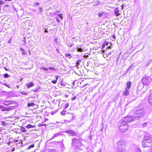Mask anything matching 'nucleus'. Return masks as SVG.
Returning <instances> with one entry per match:
<instances>
[{
  "label": "nucleus",
  "instance_id": "1",
  "mask_svg": "<svg viewBox=\"0 0 152 152\" xmlns=\"http://www.w3.org/2000/svg\"><path fill=\"white\" fill-rule=\"evenodd\" d=\"M152 139L151 137H146L142 142V146L143 148L150 147L151 145Z\"/></svg>",
  "mask_w": 152,
  "mask_h": 152
},
{
  "label": "nucleus",
  "instance_id": "2",
  "mask_svg": "<svg viewBox=\"0 0 152 152\" xmlns=\"http://www.w3.org/2000/svg\"><path fill=\"white\" fill-rule=\"evenodd\" d=\"M125 143L122 140H120L117 142V150L118 152H122L125 150Z\"/></svg>",
  "mask_w": 152,
  "mask_h": 152
},
{
  "label": "nucleus",
  "instance_id": "3",
  "mask_svg": "<svg viewBox=\"0 0 152 152\" xmlns=\"http://www.w3.org/2000/svg\"><path fill=\"white\" fill-rule=\"evenodd\" d=\"M119 128L122 132H124L127 131L128 128V126L127 122L122 120L119 125Z\"/></svg>",
  "mask_w": 152,
  "mask_h": 152
},
{
  "label": "nucleus",
  "instance_id": "4",
  "mask_svg": "<svg viewBox=\"0 0 152 152\" xmlns=\"http://www.w3.org/2000/svg\"><path fill=\"white\" fill-rule=\"evenodd\" d=\"M151 80V77L148 76H145L142 79V82L143 84L149 86Z\"/></svg>",
  "mask_w": 152,
  "mask_h": 152
},
{
  "label": "nucleus",
  "instance_id": "5",
  "mask_svg": "<svg viewBox=\"0 0 152 152\" xmlns=\"http://www.w3.org/2000/svg\"><path fill=\"white\" fill-rule=\"evenodd\" d=\"M145 112L142 109H139L136 110L134 112V115L137 117H141L144 116Z\"/></svg>",
  "mask_w": 152,
  "mask_h": 152
},
{
  "label": "nucleus",
  "instance_id": "6",
  "mask_svg": "<svg viewBox=\"0 0 152 152\" xmlns=\"http://www.w3.org/2000/svg\"><path fill=\"white\" fill-rule=\"evenodd\" d=\"M135 118L134 117H125L123 120L124 121L129 123L134 120Z\"/></svg>",
  "mask_w": 152,
  "mask_h": 152
},
{
  "label": "nucleus",
  "instance_id": "7",
  "mask_svg": "<svg viewBox=\"0 0 152 152\" xmlns=\"http://www.w3.org/2000/svg\"><path fill=\"white\" fill-rule=\"evenodd\" d=\"M72 144L73 145L77 146L79 145H80L81 143L79 140L77 138H74L72 139Z\"/></svg>",
  "mask_w": 152,
  "mask_h": 152
},
{
  "label": "nucleus",
  "instance_id": "8",
  "mask_svg": "<svg viewBox=\"0 0 152 152\" xmlns=\"http://www.w3.org/2000/svg\"><path fill=\"white\" fill-rule=\"evenodd\" d=\"M13 106H9L8 107H6L0 105V109L2 111H9L11 109H13Z\"/></svg>",
  "mask_w": 152,
  "mask_h": 152
},
{
  "label": "nucleus",
  "instance_id": "9",
  "mask_svg": "<svg viewBox=\"0 0 152 152\" xmlns=\"http://www.w3.org/2000/svg\"><path fill=\"white\" fill-rule=\"evenodd\" d=\"M65 132L69 134V136H76V133L73 130H69L66 131Z\"/></svg>",
  "mask_w": 152,
  "mask_h": 152
},
{
  "label": "nucleus",
  "instance_id": "10",
  "mask_svg": "<svg viewBox=\"0 0 152 152\" xmlns=\"http://www.w3.org/2000/svg\"><path fill=\"white\" fill-rule=\"evenodd\" d=\"M5 105L8 106L9 105H10L12 104L13 103L10 100H7L4 101V102L3 103Z\"/></svg>",
  "mask_w": 152,
  "mask_h": 152
},
{
  "label": "nucleus",
  "instance_id": "11",
  "mask_svg": "<svg viewBox=\"0 0 152 152\" xmlns=\"http://www.w3.org/2000/svg\"><path fill=\"white\" fill-rule=\"evenodd\" d=\"M76 48L77 51L79 52H83V49L81 48V46L79 45H77V46Z\"/></svg>",
  "mask_w": 152,
  "mask_h": 152
},
{
  "label": "nucleus",
  "instance_id": "12",
  "mask_svg": "<svg viewBox=\"0 0 152 152\" xmlns=\"http://www.w3.org/2000/svg\"><path fill=\"white\" fill-rule=\"evenodd\" d=\"M119 10L117 8L115 9L114 10V13L116 16H118L120 15V14L119 13Z\"/></svg>",
  "mask_w": 152,
  "mask_h": 152
},
{
  "label": "nucleus",
  "instance_id": "13",
  "mask_svg": "<svg viewBox=\"0 0 152 152\" xmlns=\"http://www.w3.org/2000/svg\"><path fill=\"white\" fill-rule=\"evenodd\" d=\"M129 90L128 89L126 88L125 91L123 93V94L124 95L127 96L129 94Z\"/></svg>",
  "mask_w": 152,
  "mask_h": 152
},
{
  "label": "nucleus",
  "instance_id": "14",
  "mask_svg": "<svg viewBox=\"0 0 152 152\" xmlns=\"http://www.w3.org/2000/svg\"><path fill=\"white\" fill-rule=\"evenodd\" d=\"M68 117H72L71 120L72 121H73L75 119L76 116H73V114H69L68 115Z\"/></svg>",
  "mask_w": 152,
  "mask_h": 152
},
{
  "label": "nucleus",
  "instance_id": "15",
  "mask_svg": "<svg viewBox=\"0 0 152 152\" xmlns=\"http://www.w3.org/2000/svg\"><path fill=\"white\" fill-rule=\"evenodd\" d=\"M34 84L31 82H30L28 84H26V85L28 88H29L31 87H32L34 86Z\"/></svg>",
  "mask_w": 152,
  "mask_h": 152
},
{
  "label": "nucleus",
  "instance_id": "16",
  "mask_svg": "<svg viewBox=\"0 0 152 152\" xmlns=\"http://www.w3.org/2000/svg\"><path fill=\"white\" fill-rule=\"evenodd\" d=\"M121 54V53H120L119 55L117 56H116V64L117 65L119 64L118 62L119 59L120 57V55Z\"/></svg>",
  "mask_w": 152,
  "mask_h": 152
},
{
  "label": "nucleus",
  "instance_id": "17",
  "mask_svg": "<svg viewBox=\"0 0 152 152\" xmlns=\"http://www.w3.org/2000/svg\"><path fill=\"white\" fill-rule=\"evenodd\" d=\"M131 84L132 83L130 81L128 82L127 83V87L126 88H128L129 90L131 88Z\"/></svg>",
  "mask_w": 152,
  "mask_h": 152
},
{
  "label": "nucleus",
  "instance_id": "18",
  "mask_svg": "<svg viewBox=\"0 0 152 152\" xmlns=\"http://www.w3.org/2000/svg\"><path fill=\"white\" fill-rule=\"evenodd\" d=\"M143 132H144L145 134L144 137H151V135L150 134H149L146 131H143Z\"/></svg>",
  "mask_w": 152,
  "mask_h": 152
},
{
  "label": "nucleus",
  "instance_id": "19",
  "mask_svg": "<svg viewBox=\"0 0 152 152\" xmlns=\"http://www.w3.org/2000/svg\"><path fill=\"white\" fill-rule=\"evenodd\" d=\"M148 102L150 104L152 105V94H151L149 97Z\"/></svg>",
  "mask_w": 152,
  "mask_h": 152
},
{
  "label": "nucleus",
  "instance_id": "20",
  "mask_svg": "<svg viewBox=\"0 0 152 152\" xmlns=\"http://www.w3.org/2000/svg\"><path fill=\"white\" fill-rule=\"evenodd\" d=\"M59 84L61 86H65L66 85V83L63 81H61Z\"/></svg>",
  "mask_w": 152,
  "mask_h": 152
},
{
  "label": "nucleus",
  "instance_id": "21",
  "mask_svg": "<svg viewBox=\"0 0 152 152\" xmlns=\"http://www.w3.org/2000/svg\"><path fill=\"white\" fill-rule=\"evenodd\" d=\"M134 66L133 65H131L129 68L127 70V72L129 71H131L133 69Z\"/></svg>",
  "mask_w": 152,
  "mask_h": 152
},
{
  "label": "nucleus",
  "instance_id": "22",
  "mask_svg": "<svg viewBox=\"0 0 152 152\" xmlns=\"http://www.w3.org/2000/svg\"><path fill=\"white\" fill-rule=\"evenodd\" d=\"M60 134V133H57L55 134L51 138V139H53L54 137H56L59 135Z\"/></svg>",
  "mask_w": 152,
  "mask_h": 152
},
{
  "label": "nucleus",
  "instance_id": "23",
  "mask_svg": "<svg viewBox=\"0 0 152 152\" xmlns=\"http://www.w3.org/2000/svg\"><path fill=\"white\" fill-rule=\"evenodd\" d=\"M34 105V104L33 103L31 102V103H28L27 106L28 107H33Z\"/></svg>",
  "mask_w": 152,
  "mask_h": 152
},
{
  "label": "nucleus",
  "instance_id": "24",
  "mask_svg": "<svg viewBox=\"0 0 152 152\" xmlns=\"http://www.w3.org/2000/svg\"><path fill=\"white\" fill-rule=\"evenodd\" d=\"M20 50L21 51H22V53L23 54L25 55L26 54V52L24 49L22 48H20Z\"/></svg>",
  "mask_w": 152,
  "mask_h": 152
},
{
  "label": "nucleus",
  "instance_id": "25",
  "mask_svg": "<svg viewBox=\"0 0 152 152\" xmlns=\"http://www.w3.org/2000/svg\"><path fill=\"white\" fill-rule=\"evenodd\" d=\"M4 76L5 78L9 77H10V75H8L7 73H5L4 75Z\"/></svg>",
  "mask_w": 152,
  "mask_h": 152
},
{
  "label": "nucleus",
  "instance_id": "26",
  "mask_svg": "<svg viewBox=\"0 0 152 152\" xmlns=\"http://www.w3.org/2000/svg\"><path fill=\"white\" fill-rule=\"evenodd\" d=\"M65 56L66 57H68L69 58H70L72 57L71 54H65Z\"/></svg>",
  "mask_w": 152,
  "mask_h": 152
},
{
  "label": "nucleus",
  "instance_id": "27",
  "mask_svg": "<svg viewBox=\"0 0 152 152\" xmlns=\"http://www.w3.org/2000/svg\"><path fill=\"white\" fill-rule=\"evenodd\" d=\"M104 14V12L100 13L98 14V16L99 17H102L103 16Z\"/></svg>",
  "mask_w": 152,
  "mask_h": 152
},
{
  "label": "nucleus",
  "instance_id": "28",
  "mask_svg": "<svg viewBox=\"0 0 152 152\" xmlns=\"http://www.w3.org/2000/svg\"><path fill=\"white\" fill-rule=\"evenodd\" d=\"M34 147V144H32L30 145L28 148H27V149H30L31 148H33Z\"/></svg>",
  "mask_w": 152,
  "mask_h": 152
},
{
  "label": "nucleus",
  "instance_id": "29",
  "mask_svg": "<svg viewBox=\"0 0 152 152\" xmlns=\"http://www.w3.org/2000/svg\"><path fill=\"white\" fill-rule=\"evenodd\" d=\"M21 131L23 132H26V130L25 128L23 127H22L21 128Z\"/></svg>",
  "mask_w": 152,
  "mask_h": 152
},
{
  "label": "nucleus",
  "instance_id": "30",
  "mask_svg": "<svg viewBox=\"0 0 152 152\" xmlns=\"http://www.w3.org/2000/svg\"><path fill=\"white\" fill-rule=\"evenodd\" d=\"M54 18H56V20L57 22L58 23L60 22V20L58 17H55Z\"/></svg>",
  "mask_w": 152,
  "mask_h": 152
},
{
  "label": "nucleus",
  "instance_id": "31",
  "mask_svg": "<svg viewBox=\"0 0 152 152\" xmlns=\"http://www.w3.org/2000/svg\"><path fill=\"white\" fill-rule=\"evenodd\" d=\"M21 94L23 95H27L28 94V93L27 92H25L24 91H22L21 93Z\"/></svg>",
  "mask_w": 152,
  "mask_h": 152
},
{
  "label": "nucleus",
  "instance_id": "32",
  "mask_svg": "<svg viewBox=\"0 0 152 152\" xmlns=\"http://www.w3.org/2000/svg\"><path fill=\"white\" fill-rule=\"evenodd\" d=\"M1 124L3 126H5L6 125V124H7L5 121H2L1 122Z\"/></svg>",
  "mask_w": 152,
  "mask_h": 152
},
{
  "label": "nucleus",
  "instance_id": "33",
  "mask_svg": "<svg viewBox=\"0 0 152 152\" xmlns=\"http://www.w3.org/2000/svg\"><path fill=\"white\" fill-rule=\"evenodd\" d=\"M58 39L57 38H56L55 39V40H54V41H55V44H58Z\"/></svg>",
  "mask_w": 152,
  "mask_h": 152
},
{
  "label": "nucleus",
  "instance_id": "34",
  "mask_svg": "<svg viewBox=\"0 0 152 152\" xmlns=\"http://www.w3.org/2000/svg\"><path fill=\"white\" fill-rule=\"evenodd\" d=\"M48 69H49L50 70H53V71L56 70V69L52 67H49V68H48Z\"/></svg>",
  "mask_w": 152,
  "mask_h": 152
},
{
  "label": "nucleus",
  "instance_id": "35",
  "mask_svg": "<svg viewBox=\"0 0 152 152\" xmlns=\"http://www.w3.org/2000/svg\"><path fill=\"white\" fill-rule=\"evenodd\" d=\"M3 84L5 86L7 87L8 88H10L11 87L10 86L8 85V84L7 83H3Z\"/></svg>",
  "mask_w": 152,
  "mask_h": 152
},
{
  "label": "nucleus",
  "instance_id": "36",
  "mask_svg": "<svg viewBox=\"0 0 152 152\" xmlns=\"http://www.w3.org/2000/svg\"><path fill=\"white\" fill-rule=\"evenodd\" d=\"M32 126V125L31 124H28L26 126V127L28 128H31Z\"/></svg>",
  "mask_w": 152,
  "mask_h": 152
},
{
  "label": "nucleus",
  "instance_id": "37",
  "mask_svg": "<svg viewBox=\"0 0 152 152\" xmlns=\"http://www.w3.org/2000/svg\"><path fill=\"white\" fill-rule=\"evenodd\" d=\"M39 3L38 2H36L34 3V5L35 6H39Z\"/></svg>",
  "mask_w": 152,
  "mask_h": 152
},
{
  "label": "nucleus",
  "instance_id": "38",
  "mask_svg": "<svg viewBox=\"0 0 152 152\" xmlns=\"http://www.w3.org/2000/svg\"><path fill=\"white\" fill-rule=\"evenodd\" d=\"M136 152H141L140 149L139 148H137L136 150Z\"/></svg>",
  "mask_w": 152,
  "mask_h": 152
},
{
  "label": "nucleus",
  "instance_id": "39",
  "mask_svg": "<svg viewBox=\"0 0 152 152\" xmlns=\"http://www.w3.org/2000/svg\"><path fill=\"white\" fill-rule=\"evenodd\" d=\"M42 69H43L44 70H45V71H48V68H45V67H42L41 68Z\"/></svg>",
  "mask_w": 152,
  "mask_h": 152
},
{
  "label": "nucleus",
  "instance_id": "40",
  "mask_svg": "<svg viewBox=\"0 0 152 152\" xmlns=\"http://www.w3.org/2000/svg\"><path fill=\"white\" fill-rule=\"evenodd\" d=\"M56 82H57L56 80H53L51 81V82L53 84L56 83Z\"/></svg>",
  "mask_w": 152,
  "mask_h": 152
},
{
  "label": "nucleus",
  "instance_id": "41",
  "mask_svg": "<svg viewBox=\"0 0 152 152\" xmlns=\"http://www.w3.org/2000/svg\"><path fill=\"white\" fill-rule=\"evenodd\" d=\"M69 104L68 103H67L65 104V109H66L69 106Z\"/></svg>",
  "mask_w": 152,
  "mask_h": 152
},
{
  "label": "nucleus",
  "instance_id": "42",
  "mask_svg": "<svg viewBox=\"0 0 152 152\" xmlns=\"http://www.w3.org/2000/svg\"><path fill=\"white\" fill-rule=\"evenodd\" d=\"M76 98H77V96H74V97H73V98H72V100H75L76 99Z\"/></svg>",
  "mask_w": 152,
  "mask_h": 152
},
{
  "label": "nucleus",
  "instance_id": "43",
  "mask_svg": "<svg viewBox=\"0 0 152 152\" xmlns=\"http://www.w3.org/2000/svg\"><path fill=\"white\" fill-rule=\"evenodd\" d=\"M40 12H41L42 10V9L41 7H39V8Z\"/></svg>",
  "mask_w": 152,
  "mask_h": 152
},
{
  "label": "nucleus",
  "instance_id": "44",
  "mask_svg": "<svg viewBox=\"0 0 152 152\" xmlns=\"http://www.w3.org/2000/svg\"><path fill=\"white\" fill-rule=\"evenodd\" d=\"M58 16L60 18L62 16H63V15L62 14H58Z\"/></svg>",
  "mask_w": 152,
  "mask_h": 152
},
{
  "label": "nucleus",
  "instance_id": "45",
  "mask_svg": "<svg viewBox=\"0 0 152 152\" xmlns=\"http://www.w3.org/2000/svg\"><path fill=\"white\" fill-rule=\"evenodd\" d=\"M113 53V51H110L109 53L108 54V55H111V54L112 53Z\"/></svg>",
  "mask_w": 152,
  "mask_h": 152
},
{
  "label": "nucleus",
  "instance_id": "46",
  "mask_svg": "<svg viewBox=\"0 0 152 152\" xmlns=\"http://www.w3.org/2000/svg\"><path fill=\"white\" fill-rule=\"evenodd\" d=\"M105 47V44H103L102 47V49L103 50Z\"/></svg>",
  "mask_w": 152,
  "mask_h": 152
},
{
  "label": "nucleus",
  "instance_id": "47",
  "mask_svg": "<svg viewBox=\"0 0 152 152\" xmlns=\"http://www.w3.org/2000/svg\"><path fill=\"white\" fill-rule=\"evenodd\" d=\"M89 139L90 140H91L92 139V137L91 136H90L89 137Z\"/></svg>",
  "mask_w": 152,
  "mask_h": 152
},
{
  "label": "nucleus",
  "instance_id": "48",
  "mask_svg": "<svg viewBox=\"0 0 152 152\" xmlns=\"http://www.w3.org/2000/svg\"><path fill=\"white\" fill-rule=\"evenodd\" d=\"M113 37L114 39V40H115L116 37V36L115 35H114Z\"/></svg>",
  "mask_w": 152,
  "mask_h": 152
},
{
  "label": "nucleus",
  "instance_id": "49",
  "mask_svg": "<svg viewBox=\"0 0 152 152\" xmlns=\"http://www.w3.org/2000/svg\"><path fill=\"white\" fill-rule=\"evenodd\" d=\"M147 124V123H145L143 124V127H145L146 126V125Z\"/></svg>",
  "mask_w": 152,
  "mask_h": 152
},
{
  "label": "nucleus",
  "instance_id": "50",
  "mask_svg": "<svg viewBox=\"0 0 152 152\" xmlns=\"http://www.w3.org/2000/svg\"><path fill=\"white\" fill-rule=\"evenodd\" d=\"M3 4V2L2 1H0V5H2Z\"/></svg>",
  "mask_w": 152,
  "mask_h": 152
},
{
  "label": "nucleus",
  "instance_id": "51",
  "mask_svg": "<svg viewBox=\"0 0 152 152\" xmlns=\"http://www.w3.org/2000/svg\"><path fill=\"white\" fill-rule=\"evenodd\" d=\"M61 114L63 115H64V111H62V112H61Z\"/></svg>",
  "mask_w": 152,
  "mask_h": 152
},
{
  "label": "nucleus",
  "instance_id": "52",
  "mask_svg": "<svg viewBox=\"0 0 152 152\" xmlns=\"http://www.w3.org/2000/svg\"><path fill=\"white\" fill-rule=\"evenodd\" d=\"M88 85V84H85L84 86H83L82 87V88H83L84 87L86 86V85Z\"/></svg>",
  "mask_w": 152,
  "mask_h": 152
},
{
  "label": "nucleus",
  "instance_id": "53",
  "mask_svg": "<svg viewBox=\"0 0 152 152\" xmlns=\"http://www.w3.org/2000/svg\"><path fill=\"white\" fill-rule=\"evenodd\" d=\"M58 77H59L58 76H57L56 77V80H57L58 79Z\"/></svg>",
  "mask_w": 152,
  "mask_h": 152
},
{
  "label": "nucleus",
  "instance_id": "54",
  "mask_svg": "<svg viewBox=\"0 0 152 152\" xmlns=\"http://www.w3.org/2000/svg\"><path fill=\"white\" fill-rule=\"evenodd\" d=\"M56 52H57V53H59V50L58 49H56Z\"/></svg>",
  "mask_w": 152,
  "mask_h": 152
},
{
  "label": "nucleus",
  "instance_id": "55",
  "mask_svg": "<svg viewBox=\"0 0 152 152\" xmlns=\"http://www.w3.org/2000/svg\"><path fill=\"white\" fill-rule=\"evenodd\" d=\"M43 123H42V124H40V123H39V125L40 126H43V124H43Z\"/></svg>",
  "mask_w": 152,
  "mask_h": 152
},
{
  "label": "nucleus",
  "instance_id": "56",
  "mask_svg": "<svg viewBox=\"0 0 152 152\" xmlns=\"http://www.w3.org/2000/svg\"><path fill=\"white\" fill-rule=\"evenodd\" d=\"M121 10H122L123 9H124V5H122L121 6Z\"/></svg>",
  "mask_w": 152,
  "mask_h": 152
},
{
  "label": "nucleus",
  "instance_id": "57",
  "mask_svg": "<svg viewBox=\"0 0 152 152\" xmlns=\"http://www.w3.org/2000/svg\"><path fill=\"white\" fill-rule=\"evenodd\" d=\"M44 32H45V33H46V32H48V31H47L46 29H45V31H44Z\"/></svg>",
  "mask_w": 152,
  "mask_h": 152
},
{
  "label": "nucleus",
  "instance_id": "58",
  "mask_svg": "<svg viewBox=\"0 0 152 152\" xmlns=\"http://www.w3.org/2000/svg\"><path fill=\"white\" fill-rule=\"evenodd\" d=\"M10 143L11 142H7L8 145H10Z\"/></svg>",
  "mask_w": 152,
  "mask_h": 152
},
{
  "label": "nucleus",
  "instance_id": "59",
  "mask_svg": "<svg viewBox=\"0 0 152 152\" xmlns=\"http://www.w3.org/2000/svg\"><path fill=\"white\" fill-rule=\"evenodd\" d=\"M23 39H24V43H26V42H25L26 39H25V38H23Z\"/></svg>",
  "mask_w": 152,
  "mask_h": 152
},
{
  "label": "nucleus",
  "instance_id": "60",
  "mask_svg": "<svg viewBox=\"0 0 152 152\" xmlns=\"http://www.w3.org/2000/svg\"><path fill=\"white\" fill-rule=\"evenodd\" d=\"M73 45V44H72V45H69V47H72V46Z\"/></svg>",
  "mask_w": 152,
  "mask_h": 152
},
{
  "label": "nucleus",
  "instance_id": "61",
  "mask_svg": "<svg viewBox=\"0 0 152 152\" xmlns=\"http://www.w3.org/2000/svg\"><path fill=\"white\" fill-rule=\"evenodd\" d=\"M14 150H15V148H13V149H12V151H14Z\"/></svg>",
  "mask_w": 152,
  "mask_h": 152
},
{
  "label": "nucleus",
  "instance_id": "62",
  "mask_svg": "<svg viewBox=\"0 0 152 152\" xmlns=\"http://www.w3.org/2000/svg\"><path fill=\"white\" fill-rule=\"evenodd\" d=\"M61 19V20H62L63 19V16H62L60 18Z\"/></svg>",
  "mask_w": 152,
  "mask_h": 152
},
{
  "label": "nucleus",
  "instance_id": "63",
  "mask_svg": "<svg viewBox=\"0 0 152 152\" xmlns=\"http://www.w3.org/2000/svg\"><path fill=\"white\" fill-rule=\"evenodd\" d=\"M47 125H46V124H43V126H46Z\"/></svg>",
  "mask_w": 152,
  "mask_h": 152
},
{
  "label": "nucleus",
  "instance_id": "64",
  "mask_svg": "<svg viewBox=\"0 0 152 152\" xmlns=\"http://www.w3.org/2000/svg\"><path fill=\"white\" fill-rule=\"evenodd\" d=\"M4 69L5 70H8V69H7L6 68H5L4 67Z\"/></svg>",
  "mask_w": 152,
  "mask_h": 152
}]
</instances>
